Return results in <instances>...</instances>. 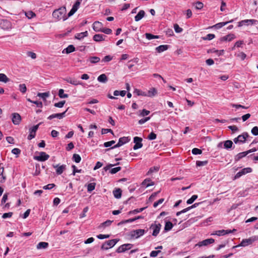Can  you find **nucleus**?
Listing matches in <instances>:
<instances>
[{
    "mask_svg": "<svg viewBox=\"0 0 258 258\" xmlns=\"http://www.w3.org/2000/svg\"><path fill=\"white\" fill-rule=\"evenodd\" d=\"M39 124L33 126L29 129V135L28 136V140H31L35 137L36 132L38 128Z\"/></svg>",
    "mask_w": 258,
    "mask_h": 258,
    "instance_id": "obj_11",
    "label": "nucleus"
},
{
    "mask_svg": "<svg viewBox=\"0 0 258 258\" xmlns=\"http://www.w3.org/2000/svg\"><path fill=\"white\" fill-rule=\"evenodd\" d=\"M160 252H161L160 250L152 251L150 253V256L151 257H156Z\"/></svg>",
    "mask_w": 258,
    "mask_h": 258,
    "instance_id": "obj_62",
    "label": "nucleus"
},
{
    "mask_svg": "<svg viewBox=\"0 0 258 258\" xmlns=\"http://www.w3.org/2000/svg\"><path fill=\"white\" fill-rule=\"evenodd\" d=\"M88 31H86L83 32L77 33L75 36V38L77 39H81L88 35Z\"/></svg>",
    "mask_w": 258,
    "mask_h": 258,
    "instance_id": "obj_28",
    "label": "nucleus"
},
{
    "mask_svg": "<svg viewBox=\"0 0 258 258\" xmlns=\"http://www.w3.org/2000/svg\"><path fill=\"white\" fill-rule=\"evenodd\" d=\"M113 94L114 96H118L119 95H120L121 96L123 97L126 94V91L124 90L120 91L115 90L114 91Z\"/></svg>",
    "mask_w": 258,
    "mask_h": 258,
    "instance_id": "obj_40",
    "label": "nucleus"
},
{
    "mask_svg": "<svg viewBox=\"0 0 258 258\" xmlns=\"http://www.w3.org/2000/svg\"><path fill=\"white\" fill-rule=\"evenodd\" d=\"M12 122L14 124H19L21 121V117L19 114L14 113L12 114Z\"/></svg>",
    "mask_w": 258,
    "mask_h": 258,
    "instance_id": "obj_14",
    "label": "nucleus"
},
{
    "mask_svg": "<svg viewBox=\"0 0 258 258\" xmlns=\"http://www.w3.org/2000/svg\"><path fill=\"white\" fill-rule=\"evenodd\" d=\"M115 143V142L114 141H111L109 142H105L104 143V146L105 147H110L111 146L113 145V144H114Z\"/></svg>",
    "mask_w": 258,
    "mask_h": 258,
    "instance_id": "obj_57",
    "label": "nucleus"
},
{
    "mask_svg": "<svg viewBox=\"0 0 258 258\" xmlns=\"http://www.w3.org/2000/svg\"><path fill=\"white\" fill-rule=\"evenodd\" d=\"M101 32H102L107 34H109L111 33L112 30L109 28H103Z\"/></svg>",
    "mask_w": 258,
    "mask_h": 258,
    "instance_id": "obj_64",
    "label": "nucleus"
},
{
    "mask_svg": "<svg viewBox=\"0 0 258 258\" xmlns=\"http://www.w3.org/2000/svg\"><path fill=\"white\" fill-rule=\"evenodd\" d=\"M150 113V111L149 110H147L146 109H143L140 114V115L141 116H145L148 115Z\"/></svg>",
    "mask_w": 258,
    "mask_h": 258,
    "instance_id": "obj_55",
    "label": "nucleus"
},
{
    "mask_svg": "<svg viewBox=\"0 0 258 258\" xmlns=\"http://www.w3.org/2000/svg\"><path fill=\"white\" fill-rule=\"evenodd\" d=\"M157 94V90L155 88H151L146 93V96L152 97Z\"/></svg>",
    "mask_w": 258,
    "mask_h": 258,
    "instance_id": "obj_21",
    "label": "nucleus"
},
{
    "mask_svg": "<svg viewBox=\"0 0 258 258\" xmlns=\"http://www.w3.org/2000/svg\"><path fill=\"white\" fill-rule=\"evenodd\" d=\"M251 133L254 136H257L258 135V127L257 126H254L253 127L251 130Z\"/></svg>",
    "mask_w": 258,
    "mask_h": 258,
    "instance_id": "obj_59",
    "label": "nucleus"
},
{
    "mask_svg": "<svg viewBox=\"0 0 258 258\" xmlns=\"http://www.w3.org/2000/svg\"><path fill=\"white\" fill-rule=\"evenodd\" d=\"M198 198L197 195H193L189 199H188L186 203L187 204H192Z\"/></svg>",
    "mask_w": 258,
    "mask_h": 258,
    "instance_id": "obj_48",
    "label": "nucleus"
},
{
    "mask_svg": "<svg viewBox=\"0 0 258 258\" xmlns=\"http://www.w3.org/2000/svg\"><path fill=\"white\" fill-rule=\"evenodd\" d=\"M100 59L97 56H92L89 58V61L92 63H95L100 61Z\"/></svg>",
    "mask_w": 258,
    "mask_h": 258,
    "instance_id": "obj_39",
    "label": "nucleus"
},
{
    "mask_svg": "<svg viewBox=\"0 0 258 258\" xmlns=\"http://www.w3.org/2000/svg\"><path fill=\"white\" fill-rule=\"evenodd\" d=\"M49 92H44V93H38L37 94V96L41 98L43 100H45L46 99L49 97Z\"/></svg>",
    "mask_w": 258,
    "mask_h": 258,
    "instance_id": "obj_33",
    "label": "nucleus"
},
{
    "mask_svg": "<svg viewBox=\"0 0 258 258\" xmlns=\"http://www.w3.org/2000/svg\"><path fill=\"white\" fill-rule=\"evenodd\" d=\"M121 190L120 188H117L113 192L114 197L116 199H119L121 197Z\"/></svg>",
    "mask_w": 258,
    "mask_h": 258,
    "instance_id": "obj_30",
    "label": "nucleus"
},
{
    "mask_svg": "<svg viewBox=\"0 0 258 258\" xmlns=\"http://www.w3.org/2000/svg\"><path fill=\"white\" fill-rule=\"evenodd\" d=\"M207 163H208V162L207 161H198L196 162V165L198 166H205L207 164Z\"/></svg>",
    "mask_w": 258,
    "mask_h": 258,
    "instance_id": "obj_58",
    "label": "nucleus"
},
{
    "mask_svg": "<svg viewBox=\"0 0 258 258\" xmlns=\"http://www.w3.org/2000/svg\"><path fill=\"white\" fill-rule=\"evenodd\" d=\"M97 80L100 82L106 83L107 81V78L105 74H103L98 77Z\"/></svg>",
    "mask_w": 258,
    "mask_h": 258,
    "instance_id": "obj_32",
    "label": "nucleus"
},
{
    "mask_svg": "<svg viewBox=\"0 0 258 258\" xmlns=\"http://www.w3.org/2000/svg\"><path fill=\"white\" fill-rule=\"evenodd\" d=\"M164 201V199H161L159 200L157 202H156L153 204V207L154 208H156L159 204H162Z\"/></svg>",
    "mask_w": 258,
    "mask_h": 258,
    "instance_id": "obj_61",
    "label": "nucleus"
},
{
    "mask_svg": "<svg viewBox=\"0 0 258 258\" xmlns=\"http://www.w3.org/2000/svg\"><path fill=\"white\" fill-rule=\"evenodd\" d=\"M129 141H130V139H128V137H123L120 138L119 139V141H118V142L117 143V144H116L115 145H114L113 147L111 148L110 149H113V148H116L120 147L122 145H123V144L128 142Z\"/></svg>",
    "mask_w": 258,
    "mask_h": 258,
    "instance_id": "obj_12",
    "label": "nucleus"
},
{
    "mask_svg": "<svg viewBox=\"0 0 258 258\" xmlns=\"http://www.w3.org/2000/svg\"><path fill=\"white\" fill-rule=\"evenodd\" d=\"M48 246V243L46 242H40L38 243L36 248L38 249H45Z\"/></svg>",
    "mask_w": 258,
    "mask_h": 258,
    "instance_id": "obj_23",
    "label": "nucleus"
},
{
    "mask_svg": "<svg viewBox=\"0 0 258 258\" xmlns=\"http://www.w3.org/2000/svg\"><path fill=\"white\" fill-rule=\"evenodd\" d=\"M154 184V182H152L151 180L149 178L145 179L142 182V185L146 187L153 185Z\"/></svg>",
    "mask_w": 258,
    "mask_h": 258,
    "instance_id": "obj_26",
    "label": "nucleus"
},
{
    "mask_svg": "<svg viewBox=\"0 0 258 258\" xmlns=\"http://www.w3.org/2000/svg\"><path fill=\"white\" fill-rule=\"evenodd\" d=\"M146 38L148 40H151L153 39H157L159 38V36L158 35H154L151 33H146L145 34Z\"/></svg>",
    "mask_w": 258,
    "mask_h": 258,
    "instance_id": "obj_36",
    "label": "nucleus"
},
{
    "mask_svg": "<svg viewBox=\"0 0 258 258\" xmlns=\"http://www.w3.org/2000/svg\"><path fill=\"white\" fill-rule=\"evenodd\" d=\"M27 101L30 102H31V103H33L36 104L37 107H40V108H41L42 107V106H43L42 103L41 102H40V101H32V100H31L29 98L27 99Z\"/></svg>",
    "mask_w": 258,
    "mask_h": 258,
    "instance_id": "obj_41",
    "label": "nucleus"
},
{
    "mask_svg": "<svg viewBox=\"0 0 258 258\" xmlns=\"http://www.w3.org/2000/svg\"><path fill=\"white\" fill-rule=\"evenodd\" d=\"M156 138V135L154 133H151L148 136V139L150 140H155Z\"/></svg>",
    "mask_w": 258,
    "mask_h": 258,
    "instance_id": "obj_63",
    "label": "nucleus"
},
{
    "mask_svg": "<svg viewBox=\"0 0 258 258\" xmlns=\"http://www.w3.org/2000/svg\"><path fill=\"white\" fill-rule=\"evenodd\" d=\"M64 115V112L60 113H55L49 115L47 118L48 119H52L53 118L62 119Z\"/></svg>",
    "mask_w": 258,
    "mask_h": 258,
    "instance_id": "obj_18",
    "label": "nucleus"
},
{
    "mask_svg": "<svg viewBox=\"0 0 258 258\" xmlns=\"http://www.w3.org/2000/svg\"><path fill=\"white\" fill-rule=\"evenodd\" d=\"M10 81V79L7 77V76L3 73H0V82L6 83Z\"/></svg>",
    "mask_w": 258,
    "mask_h": 258,
    "instance_id": "obj_31",
    "label": "nucleus"
},
{
    "mask_svg": "<svg viewBox=\"0 0 258 258\" xmlns=\"http://www.w3.org/2000/svg\"><path fill=\"white\" fill-rule=\"evenodd\" d=\"M25 15L28 19H31L35 17V14L32 11L25 12Z\"/></svg>",
    "mask_w": 258,
    "mask_h": 258,
    "instance_id": "obj_42",
    "label": "nucleus"
},
{
    "mask_svg": "<svg viewBox=\"0 0 258 258\" xmlns=\"http://www.w3.org/2000/svg\"><path fill=\"white\" fill-rule=\"evenodd\" d=\"M52 16L56 20L61 19L64 20V7L55 10L53 12Z\"/></svg>",
    "mask_w": 258,
    "mask_h": 258,
    "instance_id": "obj_2",
    "label": "nucleus"
},
{
    "mask_svg": "<svg viewBox=\"0 0 258 258\" xmlns=\"http://www.w3.org/2000/svg\"><path fill=\"white\" fill-rule=\"evenodd\" d=\"M232 22H233V20H231L229 22L219 23H217L216 25H214L213 26V27H215V28H217V29H219V28H222L224 26L226 25L227 24H228L229 23H231Z\"/></svg>",
    "mask_w": 258,
    "mask_h": 258,
    "instance_id": "obj_29",
    "label": "nucleus"
},
{
    "mask_svg": "<svg viewBox=\"0 0 258 258\" xmlns=\"http://www.w3.org/2000/svg\"><path fill=\"white\" fill-rule=\"evenodd\" d=\"M82 0H77L76 3L73 5L71 10L68 13V17H70L73 16L78 10L79 8L80 7V4L82 2Z\"/></svg>",
    "mask_w": 258,
    "mask_h": 258,
    "instance_id": "obj_4",
    "label": "nucleus"
},
{
    "mask_svg": "<svg viewBox=\"0 0 258 258\" xmlns=\"http://www.w3.org/2000/svg\"><path fill=\"white\" fill-rule=\"evenodd\" d=\"M95 183H90L87 186V190L88 191L91 192L95 189Z\"/></svg>",
    "mask_w": 258,
    "mask_h": 258,
    "instance_id": "obj_44",
    "label": "nucleus"
},
{
    "mask_svg": "<svg viewBox=\"0 0 258 258\" xmlns=\"http://www.w3.org/2000/svg\"><path fill=\"white\" fill-rule=\"evenodd\" d=\"M235 38V36L233 34H230L226 36H223L221 38V41H230Z\"/></svg>",
    "mask_w": 258,
    "mask_h": 258,
    "instance_id": "obj_19",
    "label": "nucleus"
},
{
    "mask_svg": "<svg viewBox=\"0 0 258 258\" xmlns=\"http://www.w3.org/2000/svg\"><path fill=\"white\" fill-rule=\"evenodd\" d=\"M27 54L28 56L32 59H35L36 58V54L33 52L28 51Z\"/></svg>",
    "mask_w": 258,
    "mask_h": 258,
    "instance_id": "obj_56",
    "label": "nucleus"
},
{
    "mask_svg": "<svg viewBox=\"0 0 258 258\" xmlns=\"http://www.w3.org/2000/svg\"><path fill=\"white\" fill-rule=\"evenodd\" d=\"M174 28L176 33H181L182 31V29L177 24L174 25Z\"/></svg>",
    "mask_w": 258,
    "mask_h": 258,
    "instance_id": "obj_53",
    "label": "nucleus"
},
{
    "mask_svg": "<svg viewBox=\"0 0 258 258\" xmlns=\"http://www.w3.org/2000/svg\"><path fill=\"white\" fill-rule=\"evenodd\" d=\"M73 159L76 163H79L81 160L80 156L77 154H74L73 155Z\"/></svg>",
    "mask_w": 258,
    "mask_h": 258,
    "instance_id": "obj_46",
    "label": "nucleus"
},
{
    "mask_svg": "<svg viewBox=\"0 0 258 258\" xmlns=\"http://www.w3.org/2000/svg\"><path fill=\"white\" fill-rule=\"evenodd\" d=\"M249 136L247 133H244L242 135H239L237 138L234 139V142L235 143H244L246 138Z\"/></svg>",
    "mask_w": 258,
    "mask_h": 258,
    "instance_id": "obj_5",
    "label": "nucleus"
},
{
    "mask_svg": "<svg viewBox=\"0 0 258 258\" xmlns=\"http://www.w3.org/2000/svg\"><path fill=\"white\" fill-rule=\"evenodd\" d=\"M53 167L56 169V172L57 174H61L63 171L64 167L63 165H53Z\"/></svg>",
    "mask_w": 258,
    "mask_h": 258,
    "instance_id": "obj_24",
    "label": "nucleus"
},
{
    "mask_svg": "<svg viewBox=\"0 0 258 258\" xmlns=\"http://www.w3.org/2000/svg\"><path fill=\"white\" fill-rule=\"evenodd\" d=\"M49 157V156L46 153L41 152L39 153V155L34 157V159L38 161H45Z\"/></svg>",
    "mask_w": 258,
    "mask_h": 258,
    "instance_id": "obj_6",
    "label": "nucleus"
},
{
    "mask_svg": "<svg viewBox=\"0 0 258 258\" xmlns=\"http://www.w3.org/2000/svg\"><path fill=\"white\" fill-rule=\"evenodd\" d=\"M134 93L138 96H146V93L145 92L141 91V90L136 89L134 90Z\"/></svg>",
    "mask_w": 258,
    "mask_h": 258,
    "instance_id": "obj_45",
    "label": "nucleus"
},
{
    "mask_svg": "<svg viewBox=\"0 0 258 258\" xmlns=\"http://www.w3.org/2000/svg\"><path fill=\"white\" fill-rule=\"evenodd\" d=\"M233 142L230 140H227L224 142V146L225 149H228L232 147Z\"/></svg>",
    "mask_w": 258,
    "mask_h": 258,
    "instance_id": "obj_37",
    "label": "nucleus"
},
{
    "mask_svg": "<svg viewBox=\"0 0 258 258\" xmlns=\"http://www.w3.org/2000/svg\"><path fill=\"white\" fill-rule=\"evenodd\" d=\"M55 184L54 183H50L46 185H45L43 187L44 189H51L53 188L55 186Z\"/></svg>",
    "mask_w": 258,
    "mask_h": 258,
    "instance_id": "obj_54",
    "label": "nucleus"
},
{
    "mask_svg": "<svg viewBox=\"0 0 258 258\" xmlns=\"http://www.w3.org/2000/svg\"><path fill=\"white\" fill-rule=\"evenodd\" d=\"M19 90L23 93H24L27 91V88L24 84H21L19 85Z\"/></svg>",
    "mask_w": 258,
    "mask_h": 258,
    "instance_id": "obj_47",
    "label": "nucleus"
},
{
    "mask_svg": "<svg viewBox=\"0 0 258 258\" xmlns=\"http://www.w3.org/2000/svg\"><path fill=\"white\" fill-rule=\"evenodd\" d=\"M173 226V224L171 222H166L164 227V230L166 231H168L172 228Z\"/></svg>",
    "mask_w": 258,
    "mask_h": 258,
    "instance_id": "obj_34",
    "label": "nucleus"
},
{
    "mask_svg": "<svg viewBox=\"0 0 258 258\" xmlns=\"http://www.w3.org/2000/svg\"><path fill=\"white\" fill-rule=\"evenodd\" d=\"M145 208H146L144 207V208H140V209H135V210H134L133 211H130L129 212V214H137L138 213L142 212Z\"/></svg>",
    "mask_w": 258,
    "mask_h": 258,
    "instance_id": "obj_50",
    "label": "nucleus"
},
{
    "mask_svg": "<svg viewBox=\"0 0 258 258\" xmlns=\"http://www.w3.org/2000/svg\"><path fill=\"white\" fill-rule=\"evenodd\" d=\"M103 28L102 24L99 22L96 21L93 23V29L96 32H101Z\"/></svg>",
    "mask_w": 258,
    "mask_h": 258,
    "instance_id": "obj_15",
    "label": "nucleus"
},
{
    "mask_svg": "<svg viewBox=\"0 0 258 258\" xmlns=\"http://www.w3.org/2000/svg\"><path fill=\"white\" fill-rule=\"evenodd\" d=\"M121 170L120 167H116L115 168H113L110 169L109 172L111 174H114L117 173V172Z\"/></svg>",
    "mask_w": 258,
    "mask_h": 258,
    "instance_id": "obj_43",
    "label": "nucleus"
},
{
    "mask_svg": "<svg viewBox=\"0 0 258 258\" xmlns=\"http://www.w3.org/2000/svg\"><path fill=\"white\" fill-rule=\"evenodd\" d=\"M133 245L130 243L124 244L120 246L116 250L117 253H121L127 250L131 249Z\"/></svg>",
    "mask_w": 258,
    "mask_h": 258,
    "instance_id": "obj_9",
    "label": "nucleus"
},
{
    "mask_svg": "<svg viewBox=\"0 0 258 258\" xmlns=\"http://www.w3.org/2000/svg\"><path fill=\"white\" fill-rule=\"evenodd\" d=\"M142 139L138 137H135L134 138V142L135 143L133 148L134 150H137L142 147L143 144L142 143Z\"/></svg>",
    "mask_w": 258,
    "mask_h": 258,
    "instance_id": "obj_10",
    "label": "nucleus"
},
{
    "mask_svg": "<svg viewBox=\"0 0 258 258\" xmlns=\"http://www.w3.org/2000/svg\"><path fill=\"white\" fill-rule=\"evenodd\" d=\"M161 225L160 224H153L150 227V229L153 230L152 235L156 236L159 233L161 229Z\"/></svg>",
    "mask_w": 258,
    "mask_h": 258,
    "instance_id": "obj_8",
    "label": "nucleus"
},
{
    "mask_svg": "<svg viewBox=\"0 0 258 258\" xmlns=\"http://www.w3.org/2000/svg\"><path fill=\"white\" fill-rule=\"evenodd\" d=\"M168 48V45H161L156 48V50L158 52L161 53L166 50Z\"/></svg>",
    "mask_w": 258,
    "mask_h": 258,
    "instance_id": "obj_25",
    "label": "nucleus"
},
{
    "mask_svg": "<svg viewBox=\"0 0 258 258\" xmlns=\"http://www.w3.org/2000/svg\"><path fill=\"white\" fill-rule=\"evenodd\" d=\"M257 240H258V236H252L247 239H244L241 241V243L238 245L233 246V248H235L238 246L245 247L251 244L253 242Z\"/></svg>",
    "mask_w": 258,
    "mask_h": 258,
    "instance_id": "obj_1",
    "label": "nucleus"
},
{
    "mask_svg": "<svg viewBox=\"0 0 258 258\" xmlns=\"http://www.w3.org/2000/svg\"><path fill=\"white\" fill-rule=\"evenodd\" d=\"M236 230L235 229H233L232 230H221L216 231L215 233L213 234V235H217L218 236L224 235L227 234H229L232 233L234 231H236Z\"/></svg>",
    "mask_w": 258,
    "mask_h": 258,
    "instance_id": "obj_13",
    "label": "nucleus"
},
{
    "mask_svg": "<svg viewBox=\"0 0 258 258\" xmlns=\"http://www.w3.org/2000/svg\"><path fill=\"white\" fill-rule=\"evenodd\" d=\"M106 36L103 34H95L93 36V39L95 41H101L105 40Z\"/></svg>",
    "mask_w": 258,
    "mask_h": 258,
    "instance_id": "obj_20",
    "label": "nucleus"
},
{
    "mask_svg": "<svg viewBox=\"0 0 258 258\" xmlns=\"http://www.w3.org/2000/svg\"><path fill=\"white\" fill-rule=\"evenodd\" d=\"M145 230L138 229L134 230L132 232L131 235L133 237H136V238H139L140 236L143 235L145 233Z\"/></svg>",
    "mask_w": 258,
    "mask_h": 258,
    "instance_id": "obj_16",
    "label": "nucleus"
},
{
    "mask_svg": "<svg viewBox=\"0 0 258 258\" xmlns=\"http://www.w3.org/2000/svg\"><path fill=\"white\" fill-rule=\"evenodd\" d=\"M75 50V47L73 45H70L66 48V53H70Z\"/></svg>",
    "mask_w": 258,
    "mask_h": 258,
    "instance_id": "obj_38",
    "label": "nucleus"
},
{
    "mask_svg": "<svg viewBox=\"0 0 258 258\" xmlns=\"http://www.w3.org/2000/svg\"><path fill=\"white\" fill-rule=\"evenodd\" d=\"M118 241L116 239L108 240L102 245L101 248L103 250H107L114 246Z\"/></svg>",
    "mask_w": 258,
    "mask_h": 258,
    "instance_id": "obj_3",
    "label": "nucleus"
},
{
    "mask_svg": "<svg viewBox=\"0 0 258 258\" xmlns=\"http://www.w3.org/2000/svg\"><path fill=\"white\" fill-rule=\"evenodd\" d=\"M244 22H244L245 25L256 24L258 23V21L254 19L244 20Z\"/></svg>",
    "mask_w": 258,
    "mask_h": 258,
    "instance_id": "obj_35",
    "label": "nucleus"
},
{
    "mask_svg": "<svg viewBox=\"0 0 258 258\" xmlns=\"http://www.w3.org/2000/svg\"><path fill=\"white\" fill-rule=\"evenodd\" d=\"M203 4L201 2H198L195 4V8L197 10H201L203 8Z\"/></svg>",
    "mask_w": 258,
    "mask_h": 258,
    "instance_id": "obj_51",
    "label": "nucleus"
},
{
    "mask_svg": "<svg viewBox=\"0 0 258 258\" xmlns=\"http://www.w3.org/2000/svg\"><path fill=\"white\" fill-rule=\"evenodd\" d=\"M202 153V151L201 150L198 149V148H194L192 150V153L194 155H198V154H201Z\"/></svg>",
    "mask_w": 258,
    "mask_h": 258,
    "instance_id": "obj_52",
    "label": "nucleus"
},
{
    "mask_svg": "<svg viewBox=\"0 0 258 258\" xmlns=\"http://www.w3.org/2000/svg\"><path fill=\"white\" fill-rule=\"evenodd\" d=\"M215 37V36L214 34H209L207 35L205 37H203V39L205 40H211L213 39V38H214Z\"/></svg>",
    "mask_w": 258,
    "mask_h": 258,
    "instance_id": "obj_49",
    "label": "nucleus"
},
{
    "mask_svg": "<svg viewBox=\"0 0 258 258\" xmlns=\"http://www.w3.org/2000/svg\"><path fill=\"white\" fill-rule=\"evenodd\" d=\"M109 236L110 235L108 234H99L97 236V237L100 239H103L105 238H108L109 237Z\"/></svg>",
    "mask_w": 258,
    "mask_h": 258,
    "instance_id": "obj_60",
    "label": "nucleus"
},
{
    "mask_svg": "<svg viewBox=\"0 0 258 258\" xmlns=\"http://www.w3.org/2000/svg\"><path fill=\"white\" fill-rule=\"evenodd\" d=\"M214 239L212 238L207 239L206 240H203L199 242L198 244L196 245V246H206L209 244H211L214 243Z\"/></svg>",
    "mask_w": 258,
    "mask_h": 258,
    "instance_id": "obj_17",
    "label": "nucleus"
},
{
    "mask_svg": "<svg viewBox=\"0 0 258 258\" xmlns=\"http://www.w3.org/2000/svg\"><path fill=\"white\" fill-rule=\"evenodd\" d=\"M251 171H252V169L251 168H250V167L245 168L236 173V174L234 176V179L238 178L240 177H241V176L245 175L246 173H250Z\"/></svg>",
    "mask_w": 258,
    "mask_h": 258,
    "instance_id": "obj_7",
    "label": "nucleus"
},
{
    "mask_svg": "<svg viewBox=\"0 0 258 258\" xmlns=\"http://www.w3.org/2000/svg\"><path fill=\"white\" fill-rule=\"evenodd\" d=\"M247 154V151L239 153L235 157V160L238 161L243 157L246 156Z\"/></svg>",
    "mask_w": 258,
    "mask_h": 258,
    "instance_id": "obj_27",
    "label": "nucleus"
},
{
    "mask_svg": "<svg viewBox=\"0 0 258 258\" xmlns=\"http://www.w3.org/2000/svg\"><path fill=\"white\" fill-rule=\"evenodd\" d=\"M145 13L144 11L141 10L138 13V14L135 16V20L136 21L138 22L141 20L145 16Z\"/></svg>",
    "mask_w": 258,
    "mask_h": 258,
    "instance_id": "obj_22",
    "label": "nucleus"
}]
</instances>
